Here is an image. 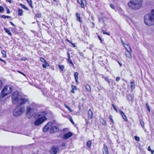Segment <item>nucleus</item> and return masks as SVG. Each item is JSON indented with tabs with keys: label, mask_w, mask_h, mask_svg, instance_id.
<instances>
[{
	"label": "nucleus",
	"mask_w": 154,
	"mask_h": 154,
	"mask_svg": "<svg viewBox=\"0 0 154 154\" xmlns=\"http://www.w3.org/2000/svg\"><path fill=\"white\" fill-rule=\"evenodd\" d=\"M130 87L132 91H133L135 88V85L134 82L132 81L130 82Z\"/></svg>",
	"instance_id": "24"
},
{
	"label": "nucleus",
	"mask_w": 154,
	"mask_h": 154,
	"mask_svg": "<svg viewBox=\"0 0 154 154\" xmlns=\"http://www.w3.org/2000/svg\"><path fill=\"white\" fill-rule=\"evenodd\" d=\"M93 113L91 109H90L88 110V118L90 119H91L93 118Z\"/></svg>",
	"instance_id": "16"
},
{
	"label": "nucleus",
	"mask_w": 154,
	"mask_h": 154,
	"mask_svg": "<svg viewBox=\"0 0 154 154\" xmlns=\"http://www.w3.org/2000/svg\"><path fill=\"white\" fill-rule=\"evenodd\" d=\"M69 120L70 121V122L73 124L74 125L75 123L74 122H73L71 116H69Z\"/></svg>",
	"instance_id": "40"
},
{
	"label": "nucleus",
	"mask_w": 154,
	"mask_h": 154,
	"mask_svg": "<svg viewBox=\"0 0 154 154\" xmlns=\"http://www.w3.org/2000/svg\"><path fill=\"white\" fill-rule=\"evenodd\" d=\"M17 72L20 73L23 75L25 76V74H24L22 72H21L20 71H17Z\"/></svg>",
	"instance_id": "54"
},
{
	"label": "nucleus",
	"mask_w": 154,
	"mask_h": 154,
	"mask_svg": "<svg viewBox=\"0 0 154 154\" xmlns=\"http://www.w3.org/2000/svg\"><path fill=\"white\" fill-rule=\"evenodd\" d=\"M4 9L3 7L0 6V12L2 13L4 12Z\"/></svg>",
	"instance_id": "42"
},
{
	"label": "nucleus",
	"mask_w": 154,
	"mask_h": 154,
	"mask_svg": "<svg viewBox=\"0 0 154 154\" xmlns=\"http://www.w3.org/2000/svg\"><path fill=\"white\" fill-rule=\"evenodd\" d=\"M78 2L82 8H85V0H78Z\"/></svg>",
	"instance_id": "14"
},
{
	"label": "nucleus",
	"mask_w": 154,
	"mask_h": 154,
	"mask_svg": "<svg viewBox=\"0 0 154 154\" xmlns=\"http://www.w3.org/2000/svg\"><path fill=\"white\" fill-rule=\"evenodd\" d=\"M59 150L58 146H54L51 148L50 152L51 154H57Z\"/></svg>",
	"instance_id": "7"
},
{
	"label": "nucleus",
	"mask_w": 154,
	"mask_h": 154,
	"mask_svg": "<svg viewBox=\"0 0 154 154\" xmlns=\"http://www.w3.org/2000/svg\"><path fill=\"white\" fill-rule=\"evenodd\" d=\"M91 140H89L88 141H87V143L86 145L90 149L91 147Z\"/></svg>",
	"instance_id": "25"
},
{
	"label": "nucleus",
	"mask_w": 154,
	"mask_h": 154,
	"mask_svg": "<svg viewBox=\"0 0 154 154\" xmlns=\"http://www.w3.org/2000/svg\"><path fill=\"white\" fill-rule=\"evenodd\" d=\"M118 63H119V64L120 66H121L122 65V64L121 63H120L119 61H118Z\"/></svg>",
	"instance_id": "63"
},
{
	"label": "nucleus",
	"mask_w": 154,
	"mask_h": 154,
	"mask_svg": "<svg viewBox=\"0 0 154 154\" xmlns=\"http://www.w3.org/2000/svg\"><path fill=\"white\" fill-rule=\"evenodd\" d=\"M28 3L29 6L32 9L33 8V6L32 5V2L31 0H26Z\"/></svg>",
	"instance_id": "23"
},
{
	"label": "nucleus",
	"mask_w": 154,
	"mask_h": 154,
	"mask_svg": "<svg viewBox=\"0 0 154 154\" xmlns=\"http://www.w3.org/2000/svg\"><path fill=\"white\" fill-rule=\"evenodd\" d=\"M0 61H2L4 63H5V61L4 60L2 59H1L0 58Z\"/></svg>",
	"instance_id": "58"
},
{
	"label": "nucleus",
	"mask_w": 154,
	"mask_h": 154,
	"mask_svg": "<svg viewBox=\"0 0 154 154\" xmlns=\"http://www.w3.org/2000/svg\"><path fill=\"white\" fill-rule=\"evenodd\" d=\"M151 13L146 14L144 17V22L146 25H154V9L152 10Z\"/></svg>",
	"instance_id": "3"
},
{
	"label": "nucleus",
	"mask_w": 154,
	"mask_h": 154,
	"mask_svg": "<svg viewBox=\"0 0 154 154\" xmlns=\"http://www.w3.org/2000/svg\"><path fill=\"white\" fill-rule=\"evenodd\" d=\"M99 120L102 124L104 126H106V124L104 118H100Z\"/></svg>",
	"instance_id": "21"
},
{
	"label": "nucleus",
	"mask_w": 154,
	"mask_h": 154,
	"mask_svg": "<svg viewBox=\"0 0 154 154\" xmlns=\"http://www.w3.org/2000/svg\"><path fill=\"white\" fill-rule=\"evenodd\" d=\"M120 79L119 77H117L116 79V82H118Z\"/></svg>",
	"instance_id": "52"
},
{
	"label": "nucleus",
	"mask_w": 154,
	"mask_h": 154,
	"mask_svg": "<svg viewBox=\"0 0 154 154\" xmlns=\"http://www.w3.org/2000/svg\"><path fill=\"white\" fill-rule=\"evenodd\" d=\"M72 133L70 132H69L65 134L63 136V138L64 139L66 140L72 136Z\"/></svg>",
	"instance_id": "12"
},
{
	"label": "nucleus",
	"mask_w": 154,
	"mask_h": 154,
	"mask_svg": "<svg viewBox=\"0 0 154 154\" xmlns=\"http://www.w3.org/2000/svg\"><path fill=\"white\" fill-rule=\"evenodd\" d=\"M39 14H36V17H38V15H39Z\"/></svg>",
	"instance_id": "64"
},
{
	"label": "nucleus",
	"mask_w": 154,
	"mask_h": 154,
	"mask_svg": "<svg viewBox=\"0 0 154 154\" xmlns=\"http://www.w3.org/2000/svg\"><path fill=\"white\" fill-rule=\"evenodd\" d=\"M151 147L150 146L148 147L147 150L148 151H150L151 150Z\"/></svg>",
	"instance_id": "56"
},
{
	"label": "nucleus",
	"mask_w": 154,
	"mask_h": 154,
	"mask_svg": "<svg viewBox=\"0 0 154 154\" xmlns=\"http://www.w3.org/2000/svg\"><path fill=\"white\" fill-rule=\"evenodd\" d=\"M40 59L41 62L47 63L46 60L43 58L42 57H40Z\"/></svg>",
	"instance_id": "34"
},
{
	"label": "nucleus",
	"mask_w": 154,
	"mask_h": 154,
	"mask_svg": "<svg viewBox=\"0 0 154 154\" xmlns=\"http://www.w3.org/2000/svg\"><path fill=\"white\" fill-rule=\"evenodd\" d=\"M91 24L93 26V27H94L95 26V24L94 23V22H91Z\"/></svg>",
	"instance_id": "60"
},
{
	"label": "nucleus",
	"mask_w": 154,
	"mask_h": 154,
	"mask_svg": "<svg viewBox=\"0 0 154 154\" xmlns=\"http://www.w3.org/2000/svg\"><path fill=\"white\" fill-rule=\"evenodd\" d=\"M9 23H10V24L13 26H14V27L15 26V25L14 24V23L12 22H10Z\"/></svg>",
	"instance_id": "55"
},
{
	"label": "nucleus",
	"mask_w": 154,
	"mask_h": 154,
	"mask_svg": "<svg viewBox=\"0 0 154 154\" xmlns=\"http://www.w3.org/2000/svg\"><path fill=\"white\" fill-rule=\"evenodd\" d=\"M27 58L26 57H24L21 58V60H22L25 61L27 60Z\"/></svg>",
	"instance_id": "50"
},
{
	"label": "nucleus",
	"mask_w": 154,
	"mask_h": 154,
	"mask_svg": "<svg viewBox=\"0 0 154 154\" xmlns=\"http://www.w3.org/2000/svg\"><path fill=\"white\" fill-rule=\"evenodd\" d=\"M27 111L26 113L27 114L30 115L31 114V112L32 110V109L30 106H27L26 107Z\"/></svg>",
	"instance_id": "19"
},
{
	"label": "nucleus",
	"mask_w": 154,
	"mask_h": 154,
	"mask_svg": "<svg viewBox=\"0 0 154 154\" xmlns=\"http://www.w3.org/2000/svg\"><path fill=\"white\" fill-rule=\"evenodd\" d=\"M19 94L18 91L14 92L11 96L12 103L14 104L18 103L19 106L24 104L28 101V99L24 97H21L19 99Z\"/></svg>",
	"instance_id": "1"
},
{
	"label": "nucleus",
	"mask_w": 154,
	"mask_h": 154,
	"mask_svg": "<svg viewBox=\"0 0 154 154\" xmlns=\"http://www.w3.org/2000/svg\"><path fill=\"white\" fill-rule=\"evenodd\" d=\"M99 20L100 21H102L103 22H104L105 21V20L104 19L103 17H100V18Z\"/></svg>",
	"instance_id": "51"
},
{
	"label": "nucleus",
	"mask_w": 154,
	"mask_h": 154,
	"mask_svg": "<svg viewBox=\"0 0 154 154\" xmlns=\"http://www.w3.org/2000/svg\"><path fill=\"white\" fill-rule=\"evenodd\" d=\"M127 98L128 99H129L130 98H131V99H132V97L131 94H128L127 95Z\"/></svg>",
	"instance_id": "38"
},
{
	"label": "nucleus",
	"mask_w": 154,
	"mask_h": 154,
	"mask_svg": "<svg viewBox=\"0 0 154 154\" xmlns=\"http://www.w3.org/2000/svg\"><path fill=\"white\" fill-rule=\"evenodd\" d=\"M4 30L5 31V32L8 33V35H9L10 36H11L12 35V33L10 32V31L7 28L5 27L4 28Z\"/></svg>",
	"instance_id": "26"
},
{
	"label": "nucleus",
	"mask_w": 154,
	"mask_h": 154,
	"mask_svg": "<svg viewBox=\"0 0 154 154\" xmlns=\"http://www.w3.org/2000/svg\"><path fill=\"white\" fill-rule=\"evenodd\" d=\"M6 2H9V3H11V0H6Z\"/></svg>",
	"instance_id": "59"
},
{
	"label": "nucleus",
	"mask_w": 154,
	"mask_h": 154,
	"mask_svg": "<svg viewBox=\"0 0 154 154\" xmlns=\"http://www.w3.org/2000/svg\"><path fill=\"white\" fill-rule=\"evenodd\" d=\"M72 90H71V92L72 93H75L74 90H77L76 87L75 86H74L73 85H72Z\"/></svg>",
	"instance_id": "28"
},
{
	"label": "nucleus",
	"mask_w": 154,
	"mask_h": 154,
	"mask_svg": "<svg viewBox=\"0 0 154 154\" xmlns=\"http://www.w3.org/2000/svg\"><path fill=\"white\" fill-rule=\"evenodd\" d=\"M97 37L99 40L100 41V43H102L103 39L99 35H97Z\"/></svg>",
	"instance_id": "45"
},
{
	"label": "nucleus",
	"mask_w": 154,
	"mask_h": 154,
	"mask_svg": "<svg viewBox=\"0 0 154 154\" xmlns=\"http://www.w3.org/2000/svg\"><path fill=\"white\" fill-rule=\"evenodd\" d=\"M109 119L110 121L113 124H114V121L112 119V116L111 115H109Z\"/></svg>",
	"instance_id": "31"
},
{
	"label": "nucleus",
	"mask_w": 154,
	"mask_h": 154,
	"mask_svg": "<svg viewBox=\"0 0 154 154\" xmlns=\"http://www.w3.org/2000/svg\"><path fill=\"white\" fill-rule=\"evenodd\" d=\"M152 154H154V150H153L151 149L150 151H149Z\"/></svg>",
	"instance_id": "57"
},
{
	"label": "nucleus",
	"mask_w": 154,
	"mask_h": 154,
	"mask_svg": "<svg viewBox=\"0 0 154 154\" xmlns=\"http://www.w3.org/2000/svg\"><path fill=\"white\" fill-rule=\"evenodd\" d=\"M74 77L76 82H77V72L74 73Z\"/></svg>",
	"instance_id": "43"
},
{
	"label": "nucleus",
	"mask_w": 154,
	"mask_h": 154,
	"mask_svg": "<svg viewBox=\"0 0 154 154\" xmlns=\"http://www.w3.org/2000/svg\"><path fill=\"white\" fill-rule=\"evenodd\" d=\"M132 52V51L131 49L126 50L125 51V54L127 57L130 59H131L132 58V56L131 55Z\"/></svg>",
	"instance_id": "10"
},
{
	"label": "nucleus",
	"mask_w": 154,
	"mask_h": 154,
	"mask_svg": "<svg viewBox=\"0 0 154 154\" xmlns=\"http://www.w3.org/2000/svg\"><path fill=\"white\" fill-rule=\"evenodd\" d=\"M85 121L86 122V124H88V121L87 119H85Z\"/></svg>",
	"instance_id": "61"
},
{
	"label": "nucleus",
	"mask_w": 154,
	"mask_h": 154,
	"mask_svg": "<svg viewBox=\"0 0 154 154\" xmlns=\"http://www.w3.org/2000/svg\"><path fill=\"white\" fill-rule=\"evenodd\" d=\"M67 56H68V58L67 59V60L69 61V63L73 67H74V64H73L72 61L70 59V54L69 52H67Z\"/></svg>",
	"instance_id": "17"
},
{
	"label": "nucleus",
	"mask_w": 154,
	"mask_h": 154,
	"mask_svg": "<svg viewBox=\"0 0 154 154\" xmlns=\"http://www.w3.org/2000/svg\"><path fill=\"white\" fill-rule=\"evenodd\" d=\"M85 16L83 15V17L80 16V15L78 13V20L79 22L82 23H83V19L84 18Z\"/></svg>",
	"instance_id": "15"
},
{
	"label": "nucleus",
	"mask_w": 154,
	"mask_h": 154,
	"mask_svg": "<svg viewBox=\"0 0 154 154\" xmlns=\"http://www.w3.org/2000/svg\"><path fill=\"white\" fill-rule=\"evenodd\" d=\"M6 10L7 11V13L8 14H9L10 13V11L9 9L8 8V7H7L6 8Z\"/></svg>",
	"instance_id": "47"
},
{
	"label": "nucleus",
	"mask_w": 154,
	"mask_h": 154,
	"mask_svg": "<svg viewBox=\"0 0 154 154\" xmlns=\"http://www.w3.org/2000/svg\"><path fill=\"white\" fill-rule=\"evenodd\" d=\"M25 108L23 107L20 108L19 109L17 108L15 109L13 111V114L15 116H17L24 112Z\"/></svg>",
	"instance_id": "6"
},
{
	"label": "nucleus",
	"mask_w": 154,
	"mask_h": 154,
	"mask_svg": "<svg viewBox=\"0 0 154 154\" xmlns=\"http://www.w3.org/2000/svg\"><path fill=\"white\" fill-rule=\"evenodd\" d=\"M18 15L19 16H21L23 15V12L22 9L18 8Z\"/></svg>",
	"instance_id": "22"
},
{
	"label": "nucleus",
	"mask_w": 154,
	"mask_h": 154,
	"mask_svg": "<svg viewBox=\"0 0 154 154\" xmlns=\"http://www.w3.org/2000/svg\"><path fill=\"white\" fill-rule=\"evenodd\" d=\"M45 64H44L42 65V67L43 68H45L47 67V64H48L47 63H45Z\"/></svg>",
	"instance_id": "48"
},
{
	"label": "nucleus",
	"mask_w": 154,
	"mask_h": 154,
	"mask_svg": "<svg viewBox=\"0 0 154 154\" xmlns=\"http://www.w3.org/2000/svg\"><path fill=\"white\" fill-rule=\"evenodd\" d=\"M64 105L65 107L70 112H72V109L70 108V107H69L68 106H67V105L66 104H65Z\"/></svg>",
	"instance_id": "32"
},
{
	"label": "nucleus",
	"mask_w": 154,
	"mask_h": 154,
	"mask_svg": "<svg viewBox=\"0 0 154 154\" xmlns=\"http://www.w3.org/2000/svg\"><path fill=\"white\" fill-rule=\"evenodd\" d=\"M104 79L109 84L110 83V81L108 78H107L106 77H105Z\"/></svg>",
	"instance_id": "44"
},
{
	"label": "nucleus",
	"mask_w": 154,
	"mask_h": 154,
	"mask_svg": "<svg viewBox=\"0 0 154 154\" xmlns=\"http://www.w3.org/2000/svg\"><path fill=\"white\" fill-rule=\"evenodd\" d=\"M143 0H131L128 3L131 9L136 10L141 8L143 6Z\"/></svg>",
	"instance_id": "2"
},
{
	"label": "nucleus",
	"mask_w": 154,
	"mask_h": 154,
	"mask_svg": "<svg viewBox=\"0 0 154 154\" xmlns=\"http://www.w3.org/2000/svg\"><path fill=\"white\" fill-rule=\"evenodd\" d=\"M65 40L66 41H67V42H69V43L71 44L72 45L73 47H75L76 46L74 44L72 43L68 39H66Z\"/></svg>",
	"instance_id": "35"
},
{
	"label": "nucleus",
	"mask_w": 154,
	"mask_h": 154,
	"mask_svg": "<svg viewBox=\"0 0 154 154\" xmlns=\"http://www.w3.org/2000/svg\"><path fill=\"white\" fill-rule=\"evenodd\" d=\"M85 87L86 89V91L89 92L91 91V88L90 86L88 84H87L85 85Z\"/></svg>",
	"instance_id": "18"
},
{
	"label": "nucleus",
	"mask_w": 154,
	"mask_h": 154,
	"mask_svg": "<svg viewBox=\"0 0 154 154\" xmlns=\"http://www.w3.org/2000/svg\"><path fill=\"white\" fill-rule=\"evenodd\" d=\"M47 114V113L45 111L38 113V116L39 118L35 121V124L36 125H38L46 120L47 118L46 116Z\"/></svg>",
	"instance_id": "5"
},
{
	"label": "nucleus",
	"mask_w": 154,
	"mask_h": 154,
	"mask_svg": "<svg viewBox=\"0 0 154 154\" xmlns=\"http://www.w3.org/2000/svg\"><path fill=\"white\" fill-rule=\"evenodd\" d=\"M101 31L104 34H106L109 35H110V34L109 33L106 32L103 29H102Z\"/></svg>",
	"instance_id": "41"
},
{
	"label": "nucleus",
	"mask_w": 154,
	"mask_h": 154,
	"mask_svg": "<svg viewBox=\"0 0 154 154\" xmlns=\"http://www.w3.org/2000/svg\"><path fill=\"white\" fill-rule=\"evenodd\" d=\"M110 6L112 9H115L114 6L113 4H110Z\"/></svg>",
	"instance_id": "49"
},
{
	"label": "nucleus",
	"mask_w": 154,
	"mask_h": 154,
	"mask_svg": "<svg viewBox=\"0 0 154 154\" xmlns=\"http://www.w3.org/2000/svg\"><path fill=\"white\" fill-rule=\"evenodd\" d=\"M119 112L122 116L123 119L126 122H128V119L126 117V115H125L124 112L121 110H119Z\"/></svg>",
	"instance_id": "13"
},
{
	"label": "nucleus",
	"mask_w": 154,
	"mask_h": 154,
	"mask_svg": "<svg viewBox=\"0 0 154 154\" xmlns=\"http://www.w3.org/2000/svg\"><path fill=\"white\" fill-rule=\"evenodd\" d=\"M134 138L136 141H140V138L137 136H135Z\"/></svg>",
	"instance_id": "46"
},
{
	"label": "nucleus",
	"mask_w": 154,
	"mask_h": 154,
	"mask_svg": "<svg viewBox=\"0 0 154 154\" xmlns=\"http://www.w3.org/2000/svg\"><path fill=\"white\" fill-rule=\"evenodd\" d=\"M58 67L59 69L61 70L62 71H63L64 69V66L63 65H59Z\"/></svg>",
	"instance_id": "33"
},
{
	"label": "nucleus",
	"mask_w": 154,
	"mask_h": 154,
	"mask_svg": "<svg viewBox=\"0 0 154 154\" xmlns=\"http://www.w3.org/2000/svg\"><path fill=\"white\" fill-rule=\"evenodd\" d=\"M59 130V126L58 125L55 126H53L52 125L51 126L50 130V133L51 134H52L58 132Z\"/></svg>",
	"instance_id": "8"
},
{
	"label": "nucleus",
	"mask_w": 154,
	"mask_h": 154,
	"mask_svg": "<svg viewBox=\"0 0 154 154\" xmlns=\"http://www.w3.org/2000/svg\"><path fill=\"white\" fill-rule=\"evenodd\" d=\"M1 17L2 18L5 19V18H11V17L9 16L5 15H3L1 16Z\"/></svg>",
	"instance_id": "30"
},
{
	"label": "nucleus",
	"mask_w": 154,
	"mask_h": 154,
	"mask_svg": "<svg viewBox=\"0 0 154 154\" xmlns=\"http://www.w3.org/2000/svg\"><path fill=\"white\" fill-rule=\"evenodd\" d=\"M13 87L12 86L8 85L5 86L2 89L0 94V100H3L5 97L11 93L13 90Z\"/></svg>",
	"instance_id": "4"
},
{
	"label": "nucleus",
	"mask_w": 154,
	"mask_h": 154,
	"mask_svg": "<svg viewBox=\"0 0 154 154\" xmlns=\"http://www.w3.org/2000/svg\"><path fill=\"white\" fill-rule=\"evenodd\" d=\"M112 106L113 109L114 110H115L116 112H118V110L116 108V106L113 104H112Z\"/></svg>",
	"instance_id": "39"
},
{
	"label": "nucleus",
	"mask_w": 154,
	"mask_h": 154,
	"mask_svg": "<svg viewBox=\"0 0 154 154\" xmlns=\"http://www.w3.org/2000/svg\"><path fill=\"white\" fill-rule=\"evenodd\" d=\"M62 115H63V117H66V118H67L68 117V116H65V115H63V114Z\"/></svg>",
	"instance_id": "62"
},
{
	"label": "nucleus",
	"mask_w": 154,
	"mask_h": 154,
	"mask_svg": "<svg viewBox=\"0 0 154 154\" xmlns=\"http://www.w3.org/2000/svg\"><path fill=\"white\" fill-rule=\"evenodd\" d=\"M1 53L2 55V56L4 57H7L6 52L4 50H2L1 51Z\"/></svg>",
	"instance_id": "29"
},
{
	"label": "nucleus",
	"mask_w": 154,
	"mask_h": 154,
	"mask_svg": "<svg viewBox=\"0 0 154 154\" xmlns=\"http://www.w3.org/2000/svg\"><path fill=\"white\" fill-rule=\"evenodd\" d=\"M20 6L22 8L24 9L27 11L29 10L28 8L27 7H26L25 5H23L21 3H20Z\"/></svg>",
	"instance_id": "27"
},
{
	"label": "nucleus",
	"mask_w": 154,
	"mask_h": 154,
	"mask_svg": "<svg viewBox=\"0 0 154 154\" xmlns=\"http://www.w3.org/2000/svg\"><path fill=\"white\" fill-rule=\"evenodd\" d=\"M140 123L142 127L143 128L144 127V122L142 120H140Z\"/></svg>",
	"instance_id": "36"
},
{
	"label": "nucleus",
	"mask_w": 154,
	"mask_h": 154,
	"mask_svg": "<svg viewBox=\"0 0 154 154\" xmlns=\"http://www.w3.org/2000/svg\"><path fill=\"white\" fill-rule=\"evenodd\" d=\"M122 43L123 45V46L126 49V50H128V49H129V50L131 49L130 46L128 44H125L123 41H122Z\"/></svg>",
	"instance_id": "20"
},
{
	"label": "nucleus",
	"mask_w": 154,
	"mask_h": 154,
	"mask_svg": "<svg viewBox=\"0 0 154 154\" xmlns=\"http://www.w3.org/2000/svg\"><path fill=\"white\" fill-rule=\"evenodd\" d=\"M102 151L103 154H109L108 148L105 144H104L103 145V147Z\"/></svg>",
	"instance_id": "11"
},
{
	"label": "nucleus",
	"mask_w": 154,
	"mask_h": 154,
	"mask_svg": "<svg viewBox=\"0 0 154 154\" xmlns=\"http://www.w3.org/2000/svg\"><path fill=\"white\" fill-rule=\"evenodd\" d=\"M53 123L51 122H49L45 125L43 128V131L44 132H46L50 129L51 126L53 125Z\"/></svg>",
	"instance_id": "9"
},
{
	"label": "nucleus",
	"mask_w": 154,
	"mask_h": 154,
	"mask_svg": "<svg viewBox=\"0 0 154 154\" xmlns=\"http://www.w3.org/2000/svg\"><path fill=\"white\" fill-rule=\"evenodd\" d=\"M146 106L147 108V110L149 112H150V109L149 107V105L148 103H146Z\"/></svg>",
	"instance_id": "37"
},
{
	"label": "nucleus",
	"mask_w": 154,
	"mask_h": 154,
	"mask_svg": "<svg viewBox=\"0 0 154 154\" xmlns=\"http://www.w3.org/2000/svg\"><path fill=\"white\" fill-rule=\"evenodd\" d=\"M3 85V83L2 81L0 80V88H1Z\"/></svg>",
	"instance_id": "53"
}]
</instances>
